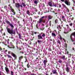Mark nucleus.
I'll list each match as a JSON object with an SVG mask.
<instances>
[{
    "label": "nucleus",
    "mask_w": 75,
    "mask_h": 75,
    "mask_svg": "<svg viewBox=\"0 0 75 75\" xmlns=\"http://www.w3.org/2000/svg\"><path fill=\"white\" fill-rule=\"evenodd\" d=\"M40 29L41 30H42V31H43V30H44V28H40Z\"/></svg>",
    "instance_id": "42"
},
{
    "label": "nucleus",
    "mask_w": 75,
    "mask_h": 75,
    "mask_svg": "<svg viewBox=\"0 0 75 75\" xmlns=\"http://www.w3.org/2000/svg\"><path fill=\"white\" fill-rule=\"evenodd\" d=\"M29 73L28 72H27L25 74H28V75H29Z\"/></svg>",
    "instance_id": "62"
},
{
    "label": "nucleus",
    "mask_w": 75,
    "mask_h": 75,
    "mask_svg": "<svg viewBox=\"0 0 75 75\" xmlns=\"http://www.w3.org/2000/svg\"><path fill=\"white\" fill-rule=\"evenodd\" d=\"M67 21L69 23H71V21H70V20H69V19L67 20Z\"/></svg>",
    "instance_id": "44"
},
{
    "label": "nucleus",
    "mask_w": 75,
    "mask_h": 75,
    "mask_svg": "<svg viewBox=\"0 0 75 75\" xmlns=\"http://www.w3.org/2000/svg\"><path fill=\"white\" fill-rule=\"evenodd\" d=\"M16 7L18 8H20V7H21V9L23 7V6H22V4H20L19 3H16L15 4Z\"/></svg>",
    "instance_id": "4"
},
{
    "label": "nucleus",
    "mask_w": 75,
    "mask_h": 75,
    "mask_svg": "<svg viewBox=\"0 0 75 75\" xmlns=\"http://www.w3.org/2000/svg\"><path fill=\"white\" fill-rule=\"evenodd\" d=\"M11 55L13 56V57H14V58H15V59H17V56H16V55H15V54H14V53H13L12 52L11 53Z\"/></svg>",
    "instance_id": "10"
},
{
    "label": "nucleus",
    "mask_w": 75,
    "mask_h": 75,
    "mask_svg": "<svg viewBox=\"0 0 75 75\" xmlns=\"http://www.w3.org/2000/svg\"><path fill=\"white\" fill-rule=\"evenodd\" d=\"M2 74L1 75H6L4 73H3V72L2 73Z\"/></svg>",
    "instance_id": "61"
},
{
    "label": "nucleus",
    "mask_w": 75,
    "mask_h": 75,
    "mask_svg": "<svg viewBox=\"0 0 75 75\" xmlns=\"http://www.w3.org/2000/svg\"><path fill=\"white\" fill-rule=\"evenodd\" d=\"M64 3L66 4L67 5V6H70V3L69 2V1H68L67 0H65L64 1Z\"/></svg>",
    "instance_id": "8"
},
{
    "label": "nucleus",
    "mask_w": 75,
    "mask_h": 75,
    "mask_svg": "<svg viewBox=\"0 0 75 75\" xmlns=\"http://www.w3.org/2000/svg\"><path fill=\"white\" fill-rule=\"evenodd\" d=\"M6 29L7 30V31L9 33V34H10L12 36H13V35H12V34H16V32H15V31L13 29H10V28H8V27L6 28Z\"/></svg>",
    "instance_id": "1"
},
{
    "label": "nucleus",
    "mask_w": 75,
    "mask_h": 75,
    "mask_svg": "<svg viewBox=\"0 0 75 75\" xmlns=\"http://www.w3.org/2000/svg\"><path fill=\"white\" fill-rule=\"evenodd\" d=\"M36 60H35V61H37V60H38V58H37L36 59Z\"/></svg>",
    "instance_id": "58"
},
{
    "label": "nucleus",
    "mask_w": 75,
    "mask_h": 75,
    "mask_svg": "<svg viewBox=\"0 0 75 75\" xmlns=\"http://www.w3.org/2000/svg\"><path fill=\"white\" fill-rule=\"evenodd\" d=\"M61 5L59 4V8H61Z\"/></svg>",
    "instance_id": "47"
},
{
    "label": "nucleus",
    "mask_w": 75,
    "mask_h": 75,
    "mask_svg": "<svg viewBox=\"0 0 75 75\" xmlns=\"http://www.w3.org/2000/svg\"><path fill=\"white\" fill-rule=\"evenodd\" d=\"M67 45L66 44H65V45H64V47H66L67 48Z\"/></svg>",
    "instance_id": "53"
},
{
    "label": "nucleus",
    "mask_w": 75,
    "mask_h": 75,
    "mask_svg": "<svg viewBox=\"0 0 75 75\" xmlns=\"http://www.w3.org/2000/svg\"><path fill=\"white\" fill-rule=\"evenodd\" d=\"M26 13L27 14L30 15V11L29 10H27L26 11Z\"/></svg>",
    "instance_id": "16"
},
{
    "label": "nucleus",
    "mask_w": 75,
    "mask_h": 75,
    "mask_svg": "<svg viewBox=\"0 0 75 75\" xmlns=\"http://www.w3.org/2000/svg\"><path fill=\"white\" fill-rule=\"evenodd\" d=\"M4 8H7V6H4Z\"/></svg>",
    "instance_id": "49"
},
{
    "label": "nucleus",
    "mask_w": 75,
    "mask_h": 75,
    "mask_svg": "<svg viewBox=\"0 0 75 75\" xmlns=\"http://www.w3.org/2000/svg\"><path fill=\"white\" fill-rule=\"evenodd\" d=\"M18 35H19V39H21V35L20 34H19Z\"/></svg>",
    "instance_id": "24"
},
{
    "label": "nucleus",
    "mask_w": 75,
    "mask_h": 75,
    "mask_svg": "<svg viewBox=\"0 0 75 75\" xmlns=\"http://www.w3.org/2000/svg\"><path fill=\"white\" fill-rule=\"evenodd\" d=\"M48 18L49 19H52V16H51L49 15L48 16Z\"/></svg>",
    "instance_id": "18"
},
{
    "label": "nucleus",
    "mask_w": 75,
    "mask_h": 75,
    "mask_svg": "<svg viewBox=\"0 0 75 75\" xmlns=\"http://www.w3.org/2000/svg\"><path fill=\"white\" fill-rule=\"evenodd\" d=\"M72 23H69V25L70 26H72Z\"/></svg>",
    "instance_id": "51"
},
{
    "label": "nucleus",
    "mask_w": 75,
    "mask_h": 75,
    "mask_svg": "<svg viewBox=\"0 0 75 75\" xmlns=\"http://www.w3.org/2000/svg\"><path fill=\"white\" fill-rule=\"evenodd\" d=\"M51 9H50V12H51L52 13V11L51 10H52V8H51Z\"/></svg>",
    "instance_id": "52"
},
{
    "label": "nucleus",
    "mask_w": 75,
    "mask_h": 75,
    "mask_svg": "<svg viewBox=\"0 0 75 75\" xmlns=\"http://www.w3.org/2000/svg\"><path fill=\"white\" fill-rule=\"evenodd\" d=\"M16 42V45H18V44H20V42L18 41H17Z\"/></svg>",
    "instance_id": "39"
},
{
    "label": "nucleus",
    "mask_w": 75,
    "mask_h": 75,
    "mask_svg": "<svg viewBox=\"0 0 75 75\" xmlns=\"http://www.w3.org/2000/svg\"><path fill=\"white\" fill-rule=\"evenodd\" d=\"M58 62L60 63V64H61V63H62V60H59V61H58Z\"/></svg>",
    "instance_id": "35"
},
{
    "label": "nucleus",
    "mask_w": 75,
    "mask_h": 75,
    "mask_svg": "<svg viewBox=\"0 0 75 75\" xmlns=\"http://www.w3.org/2000/svg\"><path fill=\"white\" fill-rule=\"evenodd\" d=\"M38 2L36 0H35V1L34 2V3H35V4H38Z\"/></svg>",
    "instance_id": "26"
},
{
    "label": "nucleus",
    "mask_w": 75,
    "mask_h": 75,
    "mask_svg": "<svg viewBox=\"0 0 75 75\" xmlns=\"http://www.w3.org/2000/svg\"><path fill=\"white\" fill-rule=\"evenodd\" d=\"M67 13H69V10L68 9H67Z\"/></svg>",
    "instance_id": "54"
},
{
    "label": "nucleus",
    "mask_w": 75,
    "mask_h": 75,
    "mask_svg": "<svg viewBox=\"0 0 75 75\" xmlns=\"http://www.w3.org/2000/svg\"><path fill=\"white\" fill-rule=\"evenodd\" d=\"M43 23H45V21H43L42 19H40L38 23H43Z\"/></svg>",
    "instance_id": "12"
},
{
    "label": "nucleus",
    "mask_w": 75,
    "mask_h": 75,
    "mask_svg": "<svg viewBox=\"0 0 75 75\" xmlns=\"http://www.w3.org/2000/svg\"><path fill=\"white\" fill-rule=\"evenodd\" d=\"M8 47L9 48H14V47L13 45H11V47H9L8 46Z\"/></svg>",
    "instance_id": "20"
},
{
    "label": "nucleus",
    "mask_w": 75,
    "mask_h": 75,
    "mask_svg": "<svg viewBox=\"0 0 75 75\" xmlns=\"http://www.w3.org/2000/svg\"><path fill=\"white\" fill-rule=\"evenodd\" d=\"M5 70L7 72V74H10V71H9V69H8V68H7V67H5Z\"/></svg>",
    "instance_id": "9"
},
{
    "label": "nucleus",
    "mask_w": 75,
    "mask_h": 75,
    "mask_svg": "<svg viewBox=\"0 0 75 75\" xmlns=\"http://www.w3.org/2000/svg\"><path fill=\"white\" fill-rule=\"evenodd\" d=\"M57 28L58 29L59 31H61V26L60 25H59L57 27Z\"/></svg>",
    "instance_id": "17"
},
{
    "label": "nucleus",
    "mask_w": 75,
    "mask_h": 75,
    "mask_svg": "<svg viewBox=\"0 0 75 75\" xmlns=\"http://www.w3.org/2000/svg\"><path fill=\"white\" fill-rule=\"evenodd\" d=\"M42 34V33H41V34H40L38 35V39L39 40H40V39H43L42 38V36L41 35V34Z\"/></svg>",
    "instance_id": "6"
},
{
    "label": "nucleus",
    "mask_w": 75,
    "mask_h": 75,
    "mask_svg": "<svg viewBox=\"0 0 75 75\" xmlns=\"http://www.w3.org/2000/svg\"><path fill=\"white\" fill-rule=\"evenodd\" d=\"M38 43H41V42H42V40H38Z\"/></svg>",
    "instance_id": "23"
},
{
    "label": "nucleus",
    "mask_w": 75,
    "mask_h": 75,
    "mask_svg": "<svg viewBox=\"0 0 75 75\" xmlns=\"http://www.w3.org/2000/svg\"><path fill=\"white\" fill-rule=\"evenodd\" d=\"M23 22H24L25 23L26 22V20H25V19H24L23 20Z\"/></svg>",
    "instance_id": "46"
},
{
    "label": "nucleus",
    "mask_w": 75,
    "mask_h": 75,
    "mask_svg": "<svg viewBox=\"0 0 75 75\" xmlns=\"http://www.w3.org/2000/svg\"><path fill=\"white\" fill-rule=\"evenodd\" d=\"M27 62V59H25V62Z\"/></svg>",
    "instance_id": "59"
},
{
    "label": "nucleus",
    "mask_w": 75,
    "mask_h": 75,
    "mask_svg": "<svg viewBox=\"0 0 75 75\" xmlns=\"http://www.w3.org/2000/svg\"><path fill=\"white\" fill-rule=\"evenodd\" d=\"M27 67L28 68H29L30 67V64H28L27 65Z\"/></svg>",
    "instance_id": "33"
},
{
    "label": "nucleus",
    "mask_w": 75,
    "mask_h": 75,
    "mask_svg": "<svg viewBox=\"0 0 75 75\" xmlns=\"http://www.w3.org/2000/svg\"><path fill=\"white\" fill-rule=\"evenodd\" d=\"M45 59L43 61V64H44V68H46V63L47 62V59L45 58Z\"/></svg>",
    "instance_id": "5"
},
{
    "label": "nucleus",
    "mask_w": 75,
    "mask_h": 75,
    "mask_svg": "<svg viewBox=\"0 0 75 75\" xmlns=\"http://www.w3.org/2000/svg\"><path fill=\"white\" fill-rule=\"evenodd\" d=\"M57 4H55L54 3H53V5H52V7H57Z\"/></svg>",
    "instance_id": "21"
},
{
    "label": "nucleus",
    "mask_w": 75,
    "mask_h": 75,
    "mask_svg": "<svg viewBox=\"0 0 75 75\" xmlns=\"http://www.w3.org/2000/svg\"><path fill=\"white\" fill-rule=\"evenodd\" d=\"M60 1L62 2H64V0H60Z\"/></svg>",
    "instance_id": "60"
},
{
    "label": "nucleus",
    "mask_w": 75,
    "mask_h": 75,
    "mask_svg": "<svg viewBox=\"0 0 75 75\" xmlns=\"http://www.w3.org/2000/svg\"><path fill=\"white\" fill-rule=\"evenodd\" d=\"M47 16H46L45 17L44 16H42L41 17V18H40V19H42V18H47Z\"/></svg>",
    "instance_id": "31"
},
{
    "label": "nucleus",
    "mask_w": 75,
    "mask_h": 75,
    "mask_svg": "<svg viewBox=\"0 0 75 75\" xmlns=\"http://www.w3.org/2000/svg\"><path fill=\"white\" fill-rule=\"evenodd\" d=\"M65 64H66V67H68V63L66 62Z\"/></svg>",
    "instance_id": "40"
},
{
    "label": "nucleus",
    "mask_w": 75,
    "mask_h": 75,
    "mask_svg": "<svg viewBox=\"0 0 75 75\" xmlns=\"http://www.w3.org/2000/svg\"><path fill=\"white\" fill-rule=\"evenodd\" d=\"M62 6H63V7H64V8H67V6H66V5H65L63 4H62Z\"/></svg>",
    "instance_id": "27"
},
{
    "label": "nucleus",
    "mask_w": 75,
    "mask_h": 75,
    "mask_svg": "<svg viewBox=\"0 0 75 75\" xmlns=\"http://www.w3.org/2000/svg\"><path fill=\"white\" fill-rule=\"evenodd\" d=\"M48 50L49 51H52V50H51V49L49 48Z\"/></svg>",
    "instance_id": "45"
},
{
    "label": "nucleus",
    "mask_w": 75,
    "mask_h": 75,
    "mask_svg": "<svg viewBox=\"0 0 75 75\" xmlns=\"http://www.w3.org/2000/svg\"><path fill=\"white\" fill-rule=\"evenodd\" d=\"M11 75H14V72L13 71H11Z\"/></svg>",
    "instance_id": "29"
},
{
    "label": "nucleus",
    "mask_w": 75,
    "mask_h": 75,
    "mask_svg": "<svg viewBox=\"0 0 75 75\" xmlns=\"http://www.w3.org/2000/svg\"><path fill=\"white\" fill-rule=\"evenodd\" d=\"M73 37H74V38L75 40V32H74L73 33L71 34L70 35V38L72 42L75 41L74 40V38H73Z\"/></svg>",
    "instance_id": "3"
},
{
    "label": "nucleus",
    "mask_w": 75,
    "mask_h": 75,
    "mask_svg": "<svg viewBox=\"0 0 75 75\" xmlns=\"http://www.w3.org/2000/svg\"><path fill=\"white\" fill-rule=\"evenodd\" d=\"M52 72L53 74H57V70H53L52 71Z\"/></svg>",
    "instance_id": "15"
},
{
    "label": "nucleus",
    "mask_w": 75,
    "mask_h": 75,
    "mask_svg": "<svg viewBox=\"0 0 75 75\" xmlns=\"http://www.w3.org/2000/svg\"><path fill=\"white\" fill-rule=\"evenodd\" d=\"M52 36H54V37H55L56 36V35H55V33H52Z\"/></svg>",
    "instance_id": "30"
},
{
    "label": "nucleus",
    "mask_w": 75,
    "mask_h": 75,
    "mask_svg": "<svg viewBox=\"0 0 75 75\" xmlns=\"http://www.w3.org/2000/svg\"><path fill=\"white\" fill-rule=\"evenodd\" d=\"M65 70L67 72H70L69 69V67H66L65 69Z\"/></svg>",
    "instance_id": "14"
},
{
    "label": "nucleus",
    "mask_w": 75,
    "mask_h": 75,
    "mask_svg": "<svg viewBox=\"0 0 75 75\" xmlns=\"http://www.w3.org/2000/svg\"><path fill=\"white\" fill-rule=\"evenodd\" d=\"M62 18H63V19H64V18H65V17H64V16H62Z\"/></svg>",
    "instance_id": "57"
},
{
    "label": "nucleus",
    "mask_w": 75,
    "mask_h": 75,
    "mask_svg": "<svg viewBox=\"0 0 75 75\" xmlns=\"http://www.w3.org/2000/svg\"><path fill=\"white\" fill-rule=\"evenodd\" d=\"M9 25H10V26L11 27H12V28H14V25H12V24H11V23H10L9 24Z\"/></svg>",
    "instance_id": "25"
},
{
    "label": "nucleus",
    "mask_w": 75,
    "mask_h": 75,
    "mask_svg": "<svg viewBox=\"0 0 75 75\" xmlns=\"http://www.w3.org/2000/svg\"><path fill=\"white\" fill-rule=\"evenodd\" d=\"M52 13H54V14H57V13H55V11H52Z\"/></svg>",
    "instance_id": "38"
},
{
    "label": "nucleus",
    "mask_w": 75,
    "mask_h": 75,
    "mask_svg": "<svg viewBox=\"0 0 75 75\" xmlns=\"http://www.w3.org/2000/svg\"><path fill=\"white\" fill-rule=\"evenodd\" d=\"M10 8H11V11H12V12L13 13V15H15L16 12H14V9L12 8V7H11V6H10Z\"/></svg>",
    "instance_id": "7"
},
{
    "label": "nucleus",
    "mask_w": 75,
    "mask_h": 75,
    "mask_svg": "<svg viewBox=\"0 0 75 75\" xmlns=\"http://www.w3.org/2000/svg\"><path fill=\"white\" fill-rule=\"evenodd\" d=\"M13 20L14 21H17V19H13Z\"/></svg>",
    "instance_id": "48"
},
{
    "label": "nucleus",
    "mask_w": 75,
    "mask_h": 75,
    "mask_svg": "<svg viewBox=\"0 0 75 75\" xmlns=\"http://www.w3.org/2000/svg\"><path fill=\"white\" fill-rule=\"evenodd\" d=\"M6 55L7 56V57H8V58H11V56H10L9 55L7 54Z\"/></svg>",
    "instance_id": "37"
},
{
    "label": "nucleus",
    "mask_w": 75,
    "mask_h": 75,
    "mask_svg": "<svg viewBox=\"0 0 75 75\" xmlns=\"http://www.w3.org/2000/svg\"><path fill=\"white\" fill-rule=\"evenodd\" d=\"M57 43H58L59 44V45H61V42H60V41H59V40H58L57 41Z\"/></svg>",
    "instance_id": "22"
},
{
    "label": "nucleus",
    "mask_w": 75,
    "mask_h": 75,
    "mask_svg": "<svg viewBox=\"0 0 75 75\" xmlns=\"http://www.w3.org/2000/svg\"><path fill=\"white\" fill-rule=\"evenodd\" d=\"M66 25L67 27V29L66 30V28H64V31L63 33L64 34H67V33H68L69 31H71V29H69V27L68 25Z\"/></svg>",
    "instance_id": "2"
},
{
    "label": "nucleus",
    "mask_w": 75,
    "mask_h": 75,
    "mask_svg": "<svg viewBox=\"0 0 75 75\" xmlns=\"http://www.w3.org/2000/svg\"><path fill=\"white\" fill-rule=\"evenodd\" d=\"M30 40H31V41H33V38H31L30 39Z\"/></svg>",
    "instance_id": "64"
},
{
    "label": "nucleus",
    "mask_w": 75,
    "mask_h": 75,
    "mask_svg": "<svg viewBox=\"0 0 75 75\" xmlns=\"http://www.w3.org/2000/svg\"><path fill=\"white\" fill-rule=\"evenodd\" d=\"M6 22L8 24H10V22H9V21H6Z\"/></svg>",
    "instance_id": "41"
},
{
    "label": "nucleus",
    "mask_w": 75,
    "mask_h": 75,
    "mask_svg": "<svg viewBox=\"0 0 75 75\" xmlns=\"http://www.w3.org/2000/svg\"><path fill=\"white\" fill-rule=\"evenodd\" d=\"M48 5L50 7H52V4L51 1H49L48 3Z\"/></svg>",
    "instance_id": "11"
},
{
    "label": "nucleus",
    "mask_w": 75,
    "mask_h": 75,
    "mask_svg": "<svg viewBox=\"0 0 75 75\" xmlns=\"http://www.w3.org/2000/svg\"><path fill=\"white\" fill-rule=\"evenodd\" d=\"M22 58H23V57H22V56H21L20 57H19V60L18 61L19 62H20V59H22Z\"/></svg>",
    "instance_id": "28"
},
{
    "label": "nucleus",
    "mask_w": 75,
    "mask_h": 75,
    "mask_svg": "<svg viewBox=\"0 0 75 75\" xmlns=\"http://www.w3.org/2000/svg\"><path fill=\"white\" fill-rule=\"evenodd\" d=\"M22 6H23L24 7H25L26 6V5H25V4L24 2H22Z\"/></svg>",
    "instance_id": "19"
},
{
    "label": "nucleus",
    "mask_w": 75,
    "mask_h": 75,
    "mask_svg": "<svg viewBox=\"0 0 75 75\" xmlns=\"http://www.w3.org/2000/svg\"><path fill=\"white\" fill-rule=\"evenodd\" d=\"M37 55V54H34V56H35V57H36Z\"/></svg>",
    "instance_id": "63"
},
{
    "label": "nucleus",
    "mask_w": 75,
    "mask_h": 75,
    "mask_svg": "<svg viewBox=\"0 0 75 75\" xmlns=\"http://www.w3.org/2000/svg\"><path fill=\"white\" fill-rule=\"evenodd\" d=\"M59 39L60 40H62V38L61 35H60Z\"/></svg>",
    "instance_id": "43"
},
{
    "label": "nucleus",
    "mask_w": 75,
    "mask_h": 75,
    "mask_svg": "<svg viewBox=\"0 0 75 75\" xmlns=\"http://www.w3.org/2000/svg\"><path fill=\"white\" fill-rule=\"evenodd\" d=\"M42 37H45V34H42Z\"/></svg>",
    "instance_id": "34"
},
{
    "label": "nucleus",
    "mask_w": 75,
    "mask_h": 75,
    "mask_svg": "<svg viewBox=\"0 0 75 75\" xmlns=\"http://www.w3.org/2000/svg\"><path fill=\"white\" fill-rule=\"evenodd\" d=\"M30 75H36V74L33 73V74H31Z\"/></svg>",
    "instance_id": "50"
},
{
    "label": "nucleus",
    "mask_w": 75,
    "mask_h": 75,
    "mask_svg": "<svg viewBox=\"0 0 75 75\" xmlns=\"http://www.w3.org/2000/svg\"><path fill=\"white\" fill-rule=\"evenodd\" d=\"M58 19H56L55 21V23L56 24H57V23H58Z\"/></svg>",
    "instance_id": "36"
},
{
    "label": "nucleus",
    "mask_w": 75,
    "mask_h": 75,
    "mask_svg": "<svg viewBox=\"0 0 75 75\" xmlns=\"http://www.w3.org/2000/svg\"><path fill=\"white\" fill-rule=\"evenodd\" d=\"M64 61V62H65V61H66V58H65V56H63L61 58Z\"/></svg>",
    "instance_id": "13"
},
{
    "label": "nucleus",
    "mask_w": 75,
    "mask_h": 75,
    "mask_svg": "<svg viewBox=\"0 0 75 75\" xmlns=\"http://www.w3.org/2000/svg\"><path fill=\"white\" fill-rule=\"evenodd\" d=\"M2 73V72L1 71H0V75H1Z\"/></svg>",
    "instance_id": "56"
},
{
    "label": "nucleus",
    "mask_w": 75,
    "mask_h": 75,
    "mask_svg": "<svg viewBox=\"0 0 75 75\" xmlns=\"http://www.w3.org/2000/svg\"><path fill=\"white\" fill-rule=\"evenodd\" d=\"M28 38L27 37L25 39V40L26 41H28Z\"/></svg>",
    "instance_id": "32"
},
{
    "label": "nucleus",
    "mask_w": 75,
    "mask_h": 75,
    "mask_svg": "<svg viewBox=\"0 0 75 75\" xmlns=\"http://www.w3.org/2000/svg\"><path fill=\"white\" fill-rule=\"evenodd\" d=\"M38 17H39V16H37V17H35V18H38Z\"/></svg>",
    "instance_id": "55"
}]
</instances>
